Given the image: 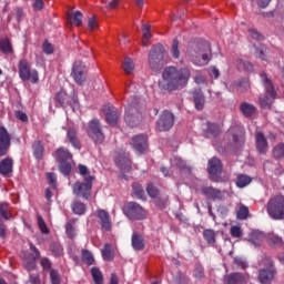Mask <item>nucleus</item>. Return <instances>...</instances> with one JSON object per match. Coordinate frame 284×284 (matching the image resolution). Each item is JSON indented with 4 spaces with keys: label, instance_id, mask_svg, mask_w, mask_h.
<instances>
[{
    "label": "nucleus",
    "instance_id": "obj_1",
    "mask_svg": "<svg viewBox=\"0 0 284 284\" xmlns=\"http://www.w3.org/2000/svg\"><path fill=\"white\" fill-rule=\"evenodd\" d=\"M190 77H192V73L187 68L176 69V67H166L162 72L163 81L159 82V88L164 92H172L179 90V88H185V84L190 81Z\"/></svg>",
    "mask_w": 284,
    "mask_h": 284
},
{
    "label": "nucleus",
    "instance_id": "obj_2",
    "mask_svg": "<svg viewBox=\"0 0 284 284\" xmlns=\"http://www.w3.org/2000/svg\"><path fill=\"white\" fill-rule=\"evenodd\" d=\"M187 54L194 65L202 68L210 63V59H212V49H210V44L207 42H204L202 44L193 45L187 50Z\"/></svg>",
    "mask_w": 284,
    "mask_h": 284
},
{
    "label": "nucleus",
    "instance_id": "obj_3",
    "mask_svg": "<svg viewBox=\"0 0 284 284\" xmlns=\"http://www.w3.org/2000/svg\"><path fill=\"white\" fill-rule=\"evenodd\" d=\"M261 81L266 90L264 97L260 98L261 108H270L274 103V99H276V91L274 90V83H272V79L267 77V73L262 72L260 74Z\"/></svg>",
    "mask_w": 284,
    "mask_h": 284
},
{
    "label": "nucleus",
    "instance_id": "obj_4",
    "mask_svg": "<svg viewBox=\"0 0 284 284\" xmlns=\"http://www.w3.org/2000/svg\"><path fill=\"white\" fill-rule=\"evenodd\" d=\"M260 266L265 267L260 270V274H258L260 283L262 284L272 283L276 274V270L274 268V262L272 261V257L264 255L260 261Z\"/></svg>",
    "mask_w": 284,
    "mask_h": 284
},
{
    "label": "nucleus",
    "instance_id": "obj_5",
    "mask_svg": "<svg viewBox=\"0 0 284 284\" xmlns=\"http://www.w3.org/2000/svg\"><path fill=\"white\" fill-rule=\"evenodd\" d=\"M266 212L271 219L282 221L284 219V196L277 195L272 197L267 203Z\"/></svg>",
    "mask_w": 284,
    "mask_h": 284
},
{
    "label": "nucleus",
    "instance_id": "obj_6",
    "mask_svg": "<svg viewBox=\"0 0 284 284\" xmlns=\"http://www.w3.org/2000/svg\"><path fill=\"white\" fill-rule=\"evenodd\" d=\"M266 239H267L268 243H271V245H282L283 244V240L278 235H270L267 237L265 235V233H263L261 231H253L248 235L250 243H252V245H254L255 247H261V245H263V242L266 241Z\"/></svg>",
    "mask_w": 284,
    "mask_h": 284
},
{
    "label": "nucleus",
    "instance_id": "obj_7",
    "mask_svg": "<svg viewBox=\"0 0 284 284\" xmlns=\"http://www.w3.org/2000/svg\"><path fill=\"white\" fill-rule=\"evenodd\" d=\"M19 77L22 81H30L31 83H39V72L37 69H31L28 60L22 59L18 63Z\"/></svg>",
    "mask_w": 284,
    "mask_h": 284
},
{
    "label": "nucleus",
    "instance_id": "obj_8",
    "mask_svg": "<svg viewBox=\"0 0 284 284\" xmlns=\"http://www.w3.org/2000/svg\"><path fill=\"white\" fill-rule=\"evenodd\" d=\"M123 214L131 221H143L148 216L145 209L136 202H128L123 206Z\"/></svg>",
    "mask_w": 284,
    "mask_h": 284
},
{
    "label": "nucleus",
    "instance_id": "obj_9",
    "mask_svg": "<svg viewBox=\"0 0 284 284\" xmlns=\"http://www.w3.org/2000/svg\"><path fill=\"white\" fill-rule=\"evenodd\" d=\"M165 57V49L163 45L158 44L153 45L149 52V65L152 70L161 69V61H163Z\"/></svg>",
    "mask_w": 284,
    "mask_h": 284
},
{
    "label": "nucleus",
    "instance_id": "obj_10",
    "mask_svg": "<svg viewBox=\"0 0 284 284\" xmlns=\"http://www.w3.org/2000/svg\"><path fill=\"white\" fill-rule=\"evenodd\" d=\"M87 133L94 143H102L105 141V135L103 134V131H101V123L97 119L89 122Z\"/></svg>",
    "mask_w": 284,
    "mask_h": 284
},
{
    "label": "nucleus",
    "instance_id": "obj_11",
    "mask_svg": "<svg viewBox=\"0 0 284 284\" xmlns=\"http://www.w3.org/2000/svg\"><path fill=\"white\" fill-rule=\"evenodd\" d=\"M85 182H77L73 185V194L75 196H82V199H88L92 191V182L94 181V176H85Z\"/></svg>",
    "mask_w": 284,
    "mask_h": 284
},
{
    "label": "nucleus",
    "instance_id": "obj_12",
    "mask_svg": "<svg viewBox=\"0 0 284 284\" xmlns=\"http://www.w3.org/2000/svg\"><path fill=\"white\" fill-rule=\"evenodd\" d=\"M174 126V114L170 111H163L160 119L156 122V130L159 132H168Z\"/></svg>",
    "mask_w": 284,
    "mask_h": 284
},
{
    "label": "nucleus",
    "instance_id": "obj_13",
    "mask_svg": "<svg viewBox=\"0 0 284 284\" xmlns=\"http://www.w3.org/2000/svg\"><path fill=\"white\" fill-rule=\"evenodd\" d=\"M226 136L227 139H232L230 142L232 148H241L245 141V131L239 126L231 128Z\"/></svg>",
    "mask_w": 284,
    "mask_h": 284
},
{
    "label": "nucleus",
    "instance_id": "obj_14",
    "mask_svg": "<svg viewBox=\"0 0 284 284\" xmlns=\"http://www.w3.org/2000/svg\"><path fill=\"white\" fill-rule=\"evenodd\" d=\"M30 251L32 253H24L23 255V265L28 272H32V270L37 267V258L41 256V253L34 247L33 244H30Z\"/></svg>",
    "mask_w": 284,
    "mask_h": 284
},
{
    "label": "nucleus",
    "instance_id": "obj_15",
    "mask_svg": "<svg viewBox=\"0 0 284 284\" xmlns=\"http://www.w3.org/2000/svg\"><path fill=\"white\" fill-rule=\"evenodd\" d=\"M115 165L120 168V170H123L124 172H128L132 168V161L130 160V154L126 153L123 150L115 151Z\"/></svg>",
    "mask_w": 284,
    "mask_h": 284
},
{
    "label": "nucleus",
    "instance_id": "obj_16",
    "mask_svg": "<svg viewBox=\"0 0 284 284\" xmlns=\"http://www.w3.org/2000/svg\"><path fill=\"white\" fill-rule=\"evenodd\" d=\"M87 72L88 69L85 68V64L81 61H75L72 67L71 77L74 79L75 83L81 85V83L85 81Z\"/></svg>",
    "mask_w": 284,
    "mask_h": 284
},
{
    "label": "nucleus",
    "instance_id": "obj_17",
    "mask_svg": "<svg viewBox=\"0 0 284 284\" xmlns=\"http://www.w3.org/2000/svg\"><path fill=\"white\" fill-rule=\"evenodd\" d=\"M124 121L131 128L139 124V109H136V103L132 102L129 108L125 109Z\"/></svg>",
    "mask_w": 284,
    "mask_h": 284
},
{
    "label": "nucleus",
    "instance_id": "obj_18",
    "mask_svg": "<svg viewBox=\"0 0 284 284\" xmlns=\"http://www.w3.org/2000/svg\"><path fill=\"white\" fill-rule=\"evenodd\" d=\"M247 281H250L247 273H230L223 277V284H246Z\"/></svg>",
    "mask_w": 284,
    "mask_h": 284
},
{
    "label": "nucleus",
    "instance_id": "obj_19",
    "mask_svg": "<svg viewBox=\"0 0 284 284\" xmlns=\"http://www.w3.org/2000/svg\"><path fill=\"white\" fill-rule=\"evenodd\" d=\"M132 148L136 154H145L148 152V138L143 134L135 135L132 139Z\"/></svg>",
    "mask_w": 284,
    "mask_h": 284
},
{
    "label": "nucleus",
    "instance_id": "obj_20",
    "mask_svg": "<svg viewBox=\"0 0 284 284\" xmlns=\"http://www.w3.org/2000/svg\"><path fill=\"white\" fill-rule=\"evenodd\" d=\"M222 170L223 165L221 164V160H219L217 158L209 160L207 171L210 174V179H212V181H219V174H221Z\"/></svg>",
    "mask_w": 284,
    "mask_h": 284
},
{
    "label": "nucleus",
    "instance_id": "obj_21",
    "mask_svg": "<svg viewBox=\"0 0 284 284\" xmlns=\"http://www.w3.org/2000/svg\"><path fill=\"white\" fill-rule=\"evenodd\" d=\"M10 148V134L6 128L0 126V156H6Z\"/></svg>",
    "mask_w": 284,
    "mask_h": 284
},
{
    "label": "nucleus",
    "instance_id": "obj_22",
    "mask_svg": "<svg viewBox=\"0 0 284 284\" xmlns=\"http://www.w3.org/2000/svg\"><path fill=\"white\" fill-rule=\"evenodd\" d=\"M95 215L100 221L102 230L110 232L112 230V219L110 217V213H108L105 210H98Z\"/></svg>",
    "mask_w": 284,
    "mask_h": 284
},
{
    "label": "nucleus",
    "instance_id": "obj_23",
    "mask_svg": "<svg viewBox=\"0 0 284 284\" xmlns=\"http://www.w3.org/2000/svg\"><path fill=\"white\" fill-rule=\"evenodd\" d=\"M255 145L260 154H266L267 150H270V145L267 144V139H265V134H263V132L255 133Z\"/></svg>",
    "mask_w": 284,
    "mask_h": 284
},
{
    "label": "nucleus",
    "instance_id": "obj_24",
    "mask_svg": "<svg viewBox=\"0 0 284 284\" xmlns=\"http://www.w3.org/2000/svg\"><path fill=\"white\" fill-rule=\"evenodd\" d=\"M202 194H204V196H207V199H212V201H223V199L225 197V193L212 186L202 187Z\"/></svg>",
    "mask_w": 284,
    "mask_h": 284
},
{
    "label": "nucleus",
    "instance_id": "obj_25",
    "mask_svg": "<svg viewBox=\"0 0 284 284\" xmlns=\"http://www.w3.org/2000/svg\"><path fill=\"white\" fill-rule=\"evenodd\" d=\"M103 112L105 114L106 122L110 125H116L119 122V111H116V108L106 105L103 108Z\"/></svg>",
    "mask_w": 284,
    "mask_h": 284
},
{
    "label": "nucleus",
    "instance_id": "obj_26",
    "mask_svg": "<svg viewBox=\"0 0 284 284\" xmlns=\"http://www.w3.org/2000/svg\"><path fill=\"white\" fill-rule=\"evenodd\" d=\"M131 243H132L133 250H135L136 252H141V250L145 247V242L143 241V236H141V234H139L138 232H134L132 234Z\"/></svg>",
    "mask_w": 284,
    "mask_h": 284
},
{
    "label": "nucleus",
    "instance_id": "obj_27",
    "mask_svg": "<svg viewBox=\"0 0 284 284\" xmlns=\"http://www.w3.org/2000/svg\"><path fill=\"white\" fill-rule=\"evenodd\" d=\"M55 159L59 163H65L72 159V153L65 148H60L55 151Z\"/></svg>",
    "mask_w": 284,
    "mask_h": 284
},
{
    "label": "nucleus",
    "instance_id": "obj_28",
    "mask_svg": "<svg viewBox=\"0 0 284 284\" xmlns=\"http://www.w3.org/2000/svg\"><path fill=\"white\" fill-rule=\"evenodd\" d=\"M193 101L196 110H203V105H205V97L203 95V91H201V89L193 91Z\"/></svg>",
    "mask_w": 284,
    "mask_h": 284
},
{
    "label": "nucleus",
    "instance_id": "obj_29",
    "mask_svg": "<svg viewBox=\"0 0 284 284\" xmlns=\"http://www.w3.org/2000/svg\"><path fill=\"white\" fill-rule=\"evenodd\" d=\"M67 138L69 143L75 149L81 150V142H79V139L77 138V130L74 128H70L67 132Z\"/></svg>",
    "mask_w": 284,
    "mask_h": 284
},
{
    "label": "nucleus",
    "instance_id": "obj_30",
    "mask_svg": "<svg viewBox=\"0 0 284 284\" xmlns=\"http://www.w3.org/2000/svg\"><path fill=\"white\" fill-rule=\"evenodd\" d=\"M12 172V159L6 158L0 162V174L8 176Z\"/></svg>",
    "mask_w": 284,
    "mask_h": 284
},
{
    "label": "nucleus",
    "instance_id": "obj_31",
    "mask_svg": "<svg viewBox=\"0 0 284 284\" xmlns=\"http://www.w3.org/2000/svg\"><path fill=\"white\" fill-rule=\"evenodd\" d=\"M240 110L244 116H252V114L256 113V106L247 102L242 103Z\"/></svg>",
    "mask_w": 284,
    "mask_h": 284
},
{
    "label": "nucleus",
    "instance_id": "obj_32",
    "mask_svg": "<svg viewBox=\"0 0 284 284\" xmlns=\"http://www.w3.org/2000/svg\"><path fill=\"white\" fill-rule=\"evenodd\" d=\"M150 24H142V32H143V38H142V45L144 48H148L150 45V40L152 39V33L150 32Z\"/></svg>",
    "mask_w": 284,
    "mask_h": 284
},
{
    "label": "nucleus",
    "instance_id": "obj_33",
    "mask_svg": "<svg viewBox=\"0 0 284 284\" xmlns=\"http://www.w3.org/2000/svg\"><path fill=\"white\" fill-rule=\"evenodd\" d=\"M77 223L75 220H69L65 225V234L68 239H74L77 236V227L74 226Z\"/></svg>",
    "mask_w": 284,
    "mask_h": 284
},
{
    "label": "nucleus",
    "instance_id": "obj_34",
    "mask_svg": "<svg viewBox=\"0 0 284 284\" xmlns=\"http://www.w3.org/2000/svg\"><path fill=\"white\" fill-rule=\"evenodd\" d=\"M69 21L73 26H77V27L81 26L83 23V13H81V11H75L69 14Z\"/></svg>",
    "mask_w": 284,
    "mask_h": 284
},
{
    "label": "nucleus",
    "instance_id": "obj_35",
    "mask_svg": "<svg viewBox=\"0 0 284 284\" xmlns=\"http://www.w3.org/2000/svg\"><path fill=\"white\" fill-rule=\"evenodd\" d=\"M171 165L172 168H179L182 172L186 170V172H190V169L187 168V164H185V161H183L181 158L174 156L171 159Z\"/></svg>",
    "mask_w": 284,
    "mask_h": 284
},
{
    "label": "nucleus",
    "instance_id": "obj_36",
    "mask_svg": "<svg viewBox=\"0 0 284 284\" xmlns=\"http://www.w3.org/2000/svg\"><path fill=\"white\" fill-rule=\"evenodd\" d=\"M55 101L62 108H65V105H70V101H68V93L64 90H61L57 93Z\"/></svg>",
    "mask_w": 284,
    "mask_h": 284
},
{
    "label": "nucleus",
    "instance_id": "obj_37",
    "mask_svg": "<svg viewBox=\"0 0 284 284\" xmlns=\"http://www.w3.org/2000/svg\"><path fill=\"white\" fill-rule=\"evenodd\" d=\"M0 51H2L3 54H12V43L9 39L0 40Z\"/></svg>",
    "mask_w": 284,
    "mask_h": 284
},
{
    "label": "nucleus",
    "instance_id": "obj_38",
    "mask_svg": "<svg viewBox=\"0 0 284 284\" xmlns=\"http://www.w3.org/2000/svg\"><path fill=\"white\" fill-rule=\"evenodd\" d=\"M251 183H252V178L245 174L237 176V180H236L237 187H247V185H250Z\"/></svg>",
    "mask_w": 284,
    "mask_h": 284
},
{
    "label": "nucleus",
    "instance_id": "obj_39",
    "mask_svg": "<svg viewBox=\"0 0 284 284\" xmlns=\"http://www.w3.org/2000/svg\"><path fill=\"white\" fill-rule=\"evenodd\" d=\"M221 132V128L215 123H206V135L207 136H217Z\"/></svg>",
    "mask_w": 284,
    "mask_h": 284
},
{
    "label": "nucleus",
    "instance_id": "obj_40",
    "mask_svg": "<svg viewBox=\"0 0 284 284\" xmlns=\"http://www.w3.org/2000/svg\"><path fill=\"white\" fill-rule=\"evenodd\" d=\"M102 258L104 261H112L114 258V253L112 252V246L106 243L102 250Z\"/></svg>",
    "mask_w": 284,
    "mask_h": 284
},
{
    "label": "nucleus",
    "instance_id": "obj_41",
    "mask_svg": "<svg viewBox=\"0 0 284 284\" xmlns=\"http://www.w3.org/2000/svg\"><path fill=\"white\" fill-rule=\"evenodd\" d=\"M235 65L240 70H246V72H252L254 70V65L245 60H237Z\"/></svg>",
    "mask_w": 284,
    "mask_h": 284
},
{
    "label": "nucleus",
    "instance_id": "obj_42",
    "mask_svg": "<svg viewBox=\"0 0 284 284\" xmlns=\"http://www.w3.org/2000/svg\"><path fill=\"white\" fill-rule=\"evenodd\" d=\"M33 148V155L36 156V159H42L43 156V144L41 143V141H36L32 145Z\"/></svg>",
    "mask_w": 284,
    "mask_h": 284
},
{
    "label": "nucleus",
    "instance_id": "obj_43",
    "mask_svg": "<svg viewBox=\"0 0 284 284\" xmlns=\"http://www.w3.org/2000/svg\"><path fill=\"white\" fill-rule=\"evenodd\" d=\"M91 275L95 284H103V274L98 267L91 268Z\"/></svg>",
    "mask_w": 284,
    "mask_h": 284
},
{
    "label": "nucleus",
    "instance_id": "obj_44",
    "mask_svg": "<svg viewBox=\"0 0 284 284\" xmlns=\"http://www.w3.org/2000/svg\"><path fill=\"white\" fill-rule=\"evenodd\" d=\"M0 214L2 219H6L7 221L11 219L12 214H10V204L8 203H1L0 204Z\"/></svg>",
    "mask_w": 284,
    "mask_h": 284
},
{
    "label": "nucleus",
    "instance_id": "obj_45",
    "mask_svg": "<svg viewBox=\"0 0 284 284\" xmlns=\"http://www.w3.org/2000/svg\"><path fill=\"white\" fill-rule=\"evenodd\" d=\"M236 216L240 221H245V219L250 216V209H247L245 205H241L236 211Z\"/></svg>",
    "mask_w": 284,
    "mask_h": 284
},
{
    "label": "nucleus",
    "instance_id": "obj_46",
    "mask_svg": "<svg viewBox=\"0 0 284 284\" xmlns=\"http://www.w3.org/2000/svg\"><path fill=\"white\" fill-rule=\"evenodd\" d=\"M133 194L136 199H145V191H143V186H141L139 183H133Z\"/></svg>",
    "mask_w": 284,
    "mask_h": 284
},
{
    "label": "nucleus",
    "instance_id": "obj_47",
    "mask_svg": "<svg viewBox=\"0 0 284 284\" xmlns=\"http://www.w3.org/2000/svg\"><path fill=\"white\" fill-rule=\"evenodd\" d=\"M123 70L126 74H132V72H134V61L130 58H125L123 62Z\"/></svg>",
    "mask_w": 284,
    "mask_h": 284
},
{
    "label": "nucleus",
    "instance_id": "obj_48",
    "mask_svg": "<svg viewBox=\"0 0 284 284\" xmlns=\"http://www.w3.org/2000/svg\"><path fill=\"white\" fill-rule=\"evenodd\" d=\"M274 159H284V143H280L273 149Z\"/></svg>",
    "mask_w": 284,
    "mask_h": 284
},
{
    "label": "nucleus",
    "instance_id": "obj_49",
    "mask_svg": "<svg viewBox=\"0 0 284 284\" xmlns=\"http://www.w3.org/2000/svg\"><path fill=\"white\" fill-rule=\"evenodd\" d=\"M171 55L173 59L181 57V49H179V40L174 39L171 47Z\"/></svg>",
    "mask_w": 284,
    "mask_h": 284
},
{
    "label": "nucleus",
    "instance_id": "obj_50",
    "mask_svg": "<svg viewBox=\"0 0 284 284\" xmlns=\"http://www.w3.org/2000/svg\"><path fill=\"white\" fill-rule=\"evenodd\" d=\"M82 261L87 265H92L94 263V255H92L90 251L84 250L82 251Z\"/></svg>",
    "mask_w": 284,
    "mask_h": 284
},
{
    "label": "nucleus",
    "instance_id": "obj_51",
    "mask_svg": "<svg viewBox=\"0 0 284 284\" xmlns=\"http://www.w3.org/2000/svg\"><path fill=\"white\" fill-rule=\"evenodd\" d=\"M72 211L78 215L85 214V204L81 202H74L72 205Z\"/></svg>",
    "mask_w": 284,
    "mask_h": 284
},
{
    "label": "nucleus",
    "instance_id": "obj_52",
    "mask_svg": "<svg viewBox=\"0 0 284 284\" xmlns=\"http://www.w3.org/2000/svg\"><path fill=\"white\" fill-rule=\"evenodd\" d=\"M234 270H245L247 268V262L242 257L234 258Z\"/></svg>",
    "mask_w": 284,
    "mask_h": 284
},
{
    "label": "nucleus",
    "instance_id": "obj_53",
    "mask_svg": "<svg viewBox=\"0 0 284 284\" xmlns=\"http://www.w3.org/2000/svg\"><path fill=\"white\" fill-rule=\"evenodd\" d=\"M60 172L64 176H68L72 172V164L70 162H60Z\"/></svg>",
    "mask_w": 284,
    "mask_h": 284
},
{
    "label": "nucleus",
    "instance_id": "obj_54",
    "mask_svg": "<svg viewBox=\"0 0 284 284\" xmlns=\"http://www.w3.org/2000/svg\"><path fill=\"white\" fill-rule=\"evenodd\" d=\"M203 236H204L206 243L212 244V243H214V241H215L216 234H215L214 231H212V230H205V231L203 232Z\"/></svg>",
    "mask_w": 284,
    "mask_h": 284
},
{
    "label": "nucleus",
    "instance_id": "obj_55",
    "mask_svg": "<svg viewBox=\"0 0 284 284\" xmlns=\"http://www.w3.org/2000/svg\"><path fill=\"white\" fill-rule=\"evenodd\" d=\"M88 30L89 32H94V30H99V22L95 17H91L88 20Z\"/></svg>",
    "mask_w": 284,
    "mask_h": 284
},
{
    "label": "nucleus",
    "instance_id": "obj_56",
    "mask_svg": "<svg viewBox=\"0 0 284 284\" xmlns=\"http://www.w3.org/2000/svg\"><path fill=\"white\" fill-rule=\"evenodd\" d=\"M146 192L151 199H156V196H159V189H156L153 184L148 185Z\"/></svg>",
    "mask_w": 284,
    "mask_h": 284
},
{
    "label": "nucleus",
    "instance_id": "obj_57",
    "mask_svg": "<svg viewBox=\"0 0 284 284\" xmlns=\"http://www.w3.org/2000/svg\"><path fill=\"white\" fill-rule=\"evenodd\" d=\"M50 278L52 284H60L61 283V276L59 275V272L51 270L50 272Z\"/></svg>",
    "mask_w": 284,
    "mask_h": 284
},
{
    "label": "nucleus",
    "instance_id": "obj_58",
    "mask_svg": "<svg viewBox=\"0 0 284 284\" xmlns=\"http://www.w3.org/2000/svg\"><path fill=\"white\" fill-rule=\"evenodd\" d=\"M38 225H39L42 234H48L50 232V230L45 225V222L43 221V217H41V216L38 217Z\"/></svg>",
    "mask_w": 284,
    "mask_h": 284
},
{
    "label": "nucleus",
    "instance_id": "obj_59",
    "mask_svg": "<svg viewBox=\"0 0 284 284\" xmlns=\"http://www.w3.org/2000/svg\"><path fill=\"white\" fill-rule=\"evenodd\" d=\"M42 49L45 54H52L54 52V47L48 41L43 42Z\"/></svg>",
    "mask_w": 284,
    "mask_h": 284
},
{
    "label": "nucleus",
    "instance_id": "obj_60",
    "mask_svg": "<svg viewBox=\"0 0 284 284\" xmlns=\"http://www.w3.org/2000/svg\"><path fill=\"white\" fill-rule=\"evenodd\" d=\"M47 179L49 181V184L53 187V190H57V175H54V173H48Z\"/></svg>",
    "mask_w": 284,
    "mask_h": 284
},
{
    "label": "nucleus",
    "instance_id": "obj_61",
    "mask_svg": "<svg viewBox=\"0 0 284 284\" xmlns=\"http://www.w3.org/2000/svg\"><path fill=\"white\" fill-rule=\"evenodd\" d=\"M78 170H79L81 176L84 178V181H85V176H92V175H90V170H88V166H85V165L79 164Z\"/></svg>",
    "mask_w": 284,
    "mask_h": 284
},
{
    "label": "nucleus",
    "instance_id": "obj_62",
    "mask_svg": "<svg viewBox=\"0 0 284 284\" xmlns=\"http://www.w3.org/2000/svg\"><path fill=\"white\" fill-rule=\"evenodd\" d=\"M241 234V226L231 227V236H233L234 239H240Z\"/></svg>",
    "mask_w": 284,
    "mask_h": 284
},
{
    "label": "nucleus",
    "instance_id": "obj_63",
    "mask_svg": "<svg viewBox=\"0 0 284 284\" xmlns=\"http://www.w3.org/2000/svg\"><path fill=\"white\" fill-rule=\"evenodd\" d=\"M248 34L250 37H252V39H256L257 41H261V39H263V36H261V33H258L255 29H250Z\"/></svg>",
    "mask_w": 284,
    "mask_h": 284
},
{
    "label": "nucleus",
    "instance_id": "obj_64",
    "mask_svg": "<svg viewBox=\"0 0 284 284\" xmlns=\"http://www.w3.org/2000/svg\"><path fill=\"white\" fill-rule=\"evenodd\" d=\"M29 282L31 284H41V280L39 278V274H31Z\"/></svg>",
    "mask_w": 284,
    "mask_h": 284
}]
</instances>
